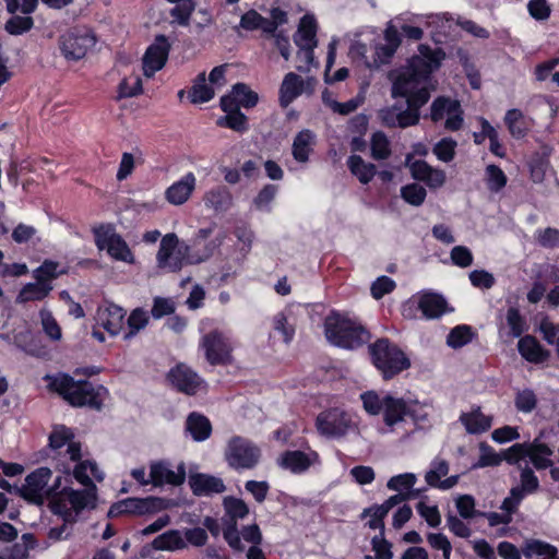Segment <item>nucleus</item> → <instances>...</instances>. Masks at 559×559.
I'll list each match as a JSON object with an SVG mask.
<instances>
[{
  "mask_svg": "<svg viewBox=\"0 0 559 559\" xmlns=\"http://www.w3.org/2000/svg\"><path fill=\"white\" fill-rule=\"evenodd\" d=\"M377 39V32L372 28H366L354 35L349 47V56L353 60L361 62L367 67V58L372 51V43Z\"/></svg>",
  "mask_w": 559,
  "mask_h": 559,
  "instance_id": "nucleus-35",
  "label": "nucleus"
},
{
  "mask_svg": "<svg viewBox=\"0 0 559 559\" xmlns=\"http://www.w3.org/2000/svg\"><path fill=\"white\" fill-rule=\"evenodd\" d=\"M197 183V176L192 171L186 173L166 188L165 200L174 206L186 204L195 192Z\"/></svg>",
  "mask_w": 559,
  "mask_h": 559,
  "instance_id": "nucleus-24",
  "label": "nucleus"
},
{
  "mask_svg": "<svg viewBox=\"0 0 559 559\" xmlns=\"http://www.w3.org/2000/svg\"><path fill=\"white\" fill-rule=\"evenodd\" d=\"M260 457V449L247 439L234 437L227 443L225 459L235 469H251L259 463Z\"/></svg>",
  "mask_w": 559,
  "mask_h": 559,
  "instance_id": "nucleus-15",
  "label": "nucleus"
},
{
  "mask_svg": "<svg viewBox=\"0 0 559 559\" xmlns=\"http://www.w3.org/2000/svg\"><path fill=\"white\" fill-rule=\"evenodd\" d=\"M460 421L471 435H479L487 431L492 425V418L485 415L479 407L462 413Z\"/></svg>",
  "mask_w": 559,
  "mask_h": 559,
  "instance_id": "nucleus-37",
  "label": "nucleus"
},
{
  "mask_svg": "<svg viewBox=\"0 0 559 559\" xmlns=\"http://www.w3.org/2000/svg\"><path fill=\"white\" fill-rule=\"evenodd\" d=\"M504 459V452L499 454L487 443L479 444L478 460L472 465V468H483L488 466H498Z\"/></svg>",
  "mask_w": 559,
  "mask_h": 559,
  "instance_id": "nucleus-50",
  "label": "nucleus"
},
{
  "mask_svg": "<svg viewBox=\"0 0 559 559\" xmlns=\"http://www.w3.org/2000/svg\"><path fill=\"white\" fill-rule=\"evenodd\" d=\"M52 290V284H46L40 281L25 284L16 296L17 304L44 300Z\"/></svg>",
  "mask_w": 559,
  "mask_h": 559,
  "instance_id": "nucleus-40",
  "label": "nucleus"
},
{
  "mask_svg": "<svg viewBox=\"0 0 559 559\" xmlns=\"http://www.w3.org/2000/svg\"><path fill=\"white\" fill-rule=\"evenodd\" d=\"M186 430L194 441L201 442L211 436L212 425L205 416L192 413L187 418Z\"/></svg>",
  "mask_w": 559,
  "mask_h": 559,
  "instance_id": "nucleus-45",
  "label": "nucleus"
},
{
  "mask_svg": "<svg viewBox=\"0 0 559 559\" xmlns=\"http://www.w3.org/2000/svg\"><path fill=\"white\" fill-rule=\"evenodd\" d=\"M448 473H449L448 462L442 459L437 457L431 462L429 469L426 472L425 479H426L427 484L431 487H435V488H438L441 490H448V489L453 488L459 481L457 475H453V476L442 479L443 477H445L448 475Z\"/></svg>",
  "mask_w": 559,
  "mask_h": 559,
  "instance_id": "nucleus-34",
  "label": "nucleus"
},
{
  "mask_svg": "<svg viewBox=\"0 0 559 559\" xmlns=\"http://www.w3.org/2000/svg\"><path fill=\"white\" fill-rule=\"evenodd\" d=\"M521 356L530 362H543L548 358V352L532 336H524L518 343Z\"/></svg>",
  "mask_w": 559,
  "mask_h": 559,
  "instance_id": "nucleus-46",
  "label": "nucleus"
},
{
  "mask_svg": "<svg viewBox=\"0 0 559 559\" xmlns=\"http://www.w3.org/2000/svg\"><path fill=\"white\" fill-rule=\"evenodd\" d=\"M49 386L73 406L99 409L108 395L103 385L95 386L88 381H76L63 373L49 378Z\"/></svg>",
  "mask_w": 559,
  "mask_h": 559,
  "instance_id": "nucleus-5",
  "label": "nucleus"
},
{
  "mask_svg": "<svg viewBox=\"0 0 559 559\" xmlns=\"http://www.w3.org/2000/svg\"><path fill=\"white\" fill-rule=\"evenodd\" d=\"M258 103V95L246 84L238 83L233 86L231 92L221 99V107L224 111L238 109L239 107H253Z\"/></svg>",
  "mask_w": 559,
  "mask_h": 559,
  "instance_id": "nucleus-32",
  "label": "nucleus"
},
{
  "mask_svg": "<svg viewBox=\"0 0 559 559\" xmlns=\"http://www.w3.org/2000/svg\"><path fill=\"white\" fill-rule=\"evenodd\" d=\"M354 427L353 417L341 408H331L317 417L319 432L330 438H341Z\"/></svg>",
  "mask_w": 559,
  "mask_h": 559,
  "instance_id": "nucleus-18",
  "label": "nucleus"
},
{
  "mask_svg": "<svg viewBox=\"0 0 559 559\" xmlns=\"http://www.w3.org/2000/svg\"><path fill=\"white\" fill-rule=\"evenodd\" d=\"M416 481L417 477L415 474L404 473L391 477L388 480L386 486L390 490L397 491L399 493H404L405 491L412 489Z\"/></svg>",
  "mask_w": 559,
  "mask_h": 559,
  "instance_id": "nucleus-62",
  "label": "nucleus"
},
{
  "mask_svg": "<svg viewBox=\"0 0 559 559\" xmlns=\"http://www.w3.org/2000/svg\"><path fill=\"white\" fill-rule=\"evenodd\" d=\"M316 80L308 78L302 80L299 75L294 72L287 73L280 87V104L282 107L290 105L298 96L305 91L312 90Z\"/></svg>",
  "mask_w": 559,
  "mask_h": 559,
  "instance_id": "nucleus-27",
  "label": "nucleus"
},
{
  "mask_svg": "<svg viewBox=\"0 0 559 559\" xmlns=\"http://www.w3.org/2000/svg\"><path fill=\"white\" fill-rule=\"evenodd\" d=\"M473 338V331L468 325H457L451 330L447 337V344L452 348H460L468 344Z\"/></svg>",
  "mask_w": 559,
  "mask_h": 559,
  "instance_id": "nucleus-56",
  "label": "nucleus"
},
{
  "mask_svg": "<svg viewBox=\"0 0 559 559\" xmlns=\"http://www.w3.org/2000/svg\"><path fill=\"white\" fill-rule=\"evenodd\" d=\"M316 144V134L308 130H301L293 142V156L299 163H306Z\"/></svg>",
  "mask_w": 559,
  "mask_h": 559,
  "instance_id": "nucleus-42",
  "label": "nucleus"
},
{
  "mask_svg": "<svg viewBox=\"0 0 559 559\" xmlns=\"http://www.w3.org/2000/svg\"><path fill=\"white\" fill-rule=\"evenodd\" d=\"M430 117L433 122L443 121L448 131L460 130L464 122L460 102L449 97H438L432 102Z\"/></svg>",
  "mask_w": 559,
  "mask_h": 559,
  "instance_id": "nucleus-17",
  "label": "nucleus"
},
{
  "mask_svg": "<svg viewBox=\"0 0 559 559\" xmlns=\"http://www.w3.org/2000/svg\"><path fill=\"white\" fill-rule=\"evenodd\" d=\"M59 473L55 478V495L51 496L49 508L64 522L74 523L84 510L95 507V488H72L68 464H60Z\"/></svg>",
  "mask_w": 559,
  "mask_h": 559,
  "instance_id": "nucleus-3",
  "label": "nucleus"
},
{
  "mask_svg": "<svg viewBox=\"0 0 559 559\" xmlns=\"http://www.w3.org/2000/svg\"><path fill=\"white\" fill-rule=\"evenodd\" d=\"M324 334L330 344L345 349L358 348L370 338L369 332L356 318L336 311L326 316Z\"/></svg>",
  "mask_w": 559,
  "mask_h": 559,
  "instance_id": "nucleus-4",
  "label": "nucleus"
},
{
  "mask_svg": "<svg viewBox=\"0 0 559 559\" xmlns=\"http://www.w3.org/2000/svg\"><path fill=\"white\" fill-rule=\"evenodd\" d=\"M176 5L171 9L170 15L175 22L180 25L187 26L191 13L194 11L195 3L193 0H183L180 2H174Z\"/></svg>",
  "mask_w": 559,
  "mask_h": 559,
  "instance_id": "nucleus-60",
  "label": "nucleus"
},
{
  "mask_svg": "<svg viewBox=\"0 0 559 559\" xmlns=\"http://www.w3.org/2000/svg\"><path fill=\"white\" fill-rule=\"evenodd\" d=\"M49 445L57 453L56 468L58 472L62 463L70 466V463L64 460L66 457H68L70 462H75L81 457V443L74 439L73 432L66 426L53 427L49 436Z\"/></svg>",
  "mask_w": 559,
  "mask_h": 559,
  "instance_id": "nucleus-16",
  "label": "nucleus"
},
{
  "mask_svg": "<svg viewBox=\"0 0 559 559\" xmlns=\"http://www.w3.org/2000/svg\"><path fill=\"white\" fill-rule=\"evenodd\" d=\"M456 146L457 142L455 140L443 138L435 144L432 152L440 162L450 163L455 157Z\"/></svg>",
  "mask_w": 559,
  "mask_h": 559,
  "instance_id": "nucleus-55",
  "label": "nucleus"
},
{
  "mask_svg": "<svg viewBox=\"0 0 559 559\" xmlns=\"http://www.w3.org/2000/svg\"><path fill=\"white\" fill-rule=\"evenodd\" d=\"M297 47H317V22L313 15L306 14L301 17L297 32L294 35Z\"/></svg>",
  "mask_w": 559,
  "mask_h": 559,
  "instance_id": "nucleus-38",
  "label": "nucleus"
},
{
  "mask_svg": "<svg viewBox=\"0 0 559 559\" xmlns=\"http://www.w3.org/2000/svg\"><path fill=\"white\" fill-rule=\"evenodd\" d=\"M370 146L374 159H386L391 155L390 141L383 132L373 133Z\"/></svg>",
  "mask_w": 559,
  "mask_h": 559,
  "instance_id": "nucleus-57",
  "label": "nucleus"
},
{
  "mask_svg": "<svg viewBox=\"0 0 559 559\" xmlns=\"http://www.w3.org/2000/svg\"><path fill=\"white\" fill-rule=\"evenodd\" d=\"M71 479L74 478L84 488H95L94 480L102 481L104 473L99 469L96 462L92 460H82V456L75 462H70Z\"/></svg>",
  "mask_w": 559,
  "mask_h": 559,
  "instance_id": "nucleus-30",
  "label": "nucleus"
},
{
  "mask_svg": "<svg viewBox=\"0 0 559 559\" xmlns=\"http://www.w3.org/2000/svg\"><path fill=\"white\" fill-rule=\"evenodd\" d=\"M451 262L461 269H466L473 264L474 257L472 251L465 246H455L450 252Z\"/></svg>",
  "mask_w": 559,
  "mask_h": 559,
  "instance_id": "nucleus-64",
  "label": "nucleus"
},
{
  "mask_svg": "<svg viewBox=\"0 0 559 559\" xmlns=\"http://www.w3.org/2000/svg\"><path fill=\"white\" fill-rule=\"evenodd\" d=\"M190 247L180 242L174 233L162 237L156 253L157 267L166 272H178L187 264H199L209 260L211 249H204L198 253H189Z\"/></svg>",
  "mask_w": 559,
  "mask_h": 559,
  "instance_id": "nucleus-6",
  "label": "nucleus"
},
{
  "mask_svg": "<svg viewBox=\"0 0 559 559\" xmlns=\"http://www.w3.org/2000/svg\"><path fill=\"white\" fill-rule=\"evenodd\" d=\"M373 366L383 379L389 380L411 367V359L394 343L388 338L377 340L369 346Z\"/></svg>",
  "mask_w": 559,
  "mask_h": 559,
  "instance_id": "nucleus-7",
  "label": "nucleus"
},
{
  "mask_svg": "<svg viewBox=\"0 0 559 559\" xmlns=\"http://www.w3.org/2000/svg\"><path fill=\"white\" fill-rule=\"evenodd\" d=\"M162 508V500L158 498H128L112 506L109 510L110 515L146 514L158 511Z\"/></svg>",
  "mask_w": 559,
  "mask_h": 559,
  "instance_id": "nucleus-29",
  "label": "nucleus"
},
{
  "mask_svg": "<svg viewBox=\"0 0 559 559\" xmlns=\"http://www.w3.org/2000/svg\"><path fill=\"white\" fill-rule=\"evenodd\" d=\"M148 320L150 317L146 311L140 308L134 309L127 320L128 332L123 336L124 340H130L134 335H136L141 330H143L147 325Z\"/></svg>",
  "mask_w": 559,
  "mask_h": 559,
  "instance_id": "nucleus-52",
  "label": "nucleus"
},
{
  "mask_svg": "<svg viewBox=\"0 0 559 559\" xmlns=\"http://www.w3.org/2000/svg\"><path fill=\"white\" fill-rule=\"evenodd\" d=\"M153 487L180 486L185 483L187 472L185 463H179L176 468L166 461L151 462Z\"/></svg>",
  "mask_w": 559,
  "mask_h": 559,
  "instance_id": "nucleus-21",
  "label": "nucleus"
},
{
  "mask_svg": "<svg viewBox=\"0 0 559 559\" xmlns=\"http://www.w3.org/2000/svg\"><path fill=\"white\" fill-rule=\"evenodd\" d=\"M171 384L180 392L193 395L205 390V382L190 367L180 364L168 373Z\"/></svg>",
  "mask_w": 559,
  "mask_h": 559,
  "instance_id": "nucleus-22",
  "label": "nucleus"
},
{
  "mask_svg": "<svg viewBox=\"0 0 559 559\" xmlns=\"http://www.w3.org/2000/svg\"><path fill=\"white\" fill-rule=\"evenodd\" d=\"M126 317V311L114 304H104L98 307L96 312V324L103 328L111 336L118 335L122 328Z\"/></svg>",
  "mask_w": 559,
  "mask_h": 559,
  "instance_id": "nucleus-28",
  "label": "nucleus"
},
{
  "mask_svg": "<svg viewBox=\"0 0 559 559\" xmlns=\"http://www.w3.org/2000/svg\"><path fill=\"white\" fill-rule=\"evenodd\" d=\"M448 22L449 17L447 13L417 15L414 20L415 25L405 24L401 29L407 38L419 40L424 35L421 26L432 28V33L436 34L441 32Z\"/></svg>",
  "mask_w": 559,
  "mask_h": 559,
  "instance_id": "nucleus-26",
  "label": "nucleus"
},
{
  "mask_svg": "<svg viewBox=\"0 0 559 559\" xmlns=\"http://www.w3.org/2000/svg\"><path fill=\"white\" fill-rule=\"evenodd\" d=\"M405 166L409 169L414 179L425 182L431 189L441 188L445 182V173L433 168L424 160H413V155L405 158Z\"/></svg>",
  "mask_w": 559,
  "mask_h": 559,
  "instance_id": "nucleus-25",
  "label": "nucleus"
},
{
  "mask_svg": "<svg viewBox=\"0 0 559 559\" xmlns=\"http://www.w3.org/2000/svg\"><path fill=\"white\" fill-rule=\"evenodd\" d=\"M141 93L142 80L135 73L124 76L118 85V96L120 98L134 97Z\"/></svg>",
  "mask_w": 559,
  "mask_h": 559,
  "instance_id": "nucleus-53",
  "label": "nucleus"
},
{
  "mask_svg": "<svg viewBox=\"0 0 559 559\" xmlns=\"http://www.w3.org/2000/svg\"><path fill=\"white\" fill-rule=\"evenodd\" d=\"M215 93V88L206 82L205 75L202 73L191 88L190 99L194 104L206 103L214 97Z\"/></svg>",
  "mask_w": 559,
  "mask_h": 559,
  "instance_id": "nucleus-49",
  "label": "nucleus"
},
{
  "mask_svg": "<svg viewBox=\"0 0 559 559\" xmlns=\"http://www.w3.org/2000/svg\"><path fill=\"white\" fill-rule=\"evenodd\" d=\"M96 37L86 27H73L60 36L59 46L67 60H80L95 46Z\"/></svg>",
  "mask_w": 559,
  "mask_h": 559,
  "instance_id": "nucleus-11",
  "label": "nucleus"
},
{
  "mask_svg": "<svg viewBox=\"0 0 559 559\" xmlns=\"http://www.w3.org/2000/svg\"><path fill=\"white\" fill-rule=\"evenodd\" d=\"M39 317L41 329L47 337L55 342L60 341L62 337L61 328L51 312L44 308L39 311Z\"/></svg>",
  "mask_w": 559,
  "mask_h": 559,
  "instance_id": "nucleus-54",
  "label": "nucleus"
},
{
  "mask_svg": "<svg viewBox=\"0 0 559 559\" xmlns=\"http://www.w3.org/2000/svg\"><path fill=\"white\" fill-rule=\"evenodd\" d=\"M170 45L163 35L157 36L143 56V73L146 78H152L157 71L162 70L168 59Z\"/></svg>",
  "mask_w": 559,
  "mask_h": 559,
  "instance_id": "nucleus-23",
  "label": "nucleus"
},
{
  "mask_svg": "<svg viewBox=\"0 0 559 559\" xmlns=\"http://www.w3.org/2000/svg\"><path fill=\"white\" fill-rule=\"evenodd\" d=\"M188 481L192 492L200 497L222 493L226 489L222 478L210 474L190 472Z\"/></svg>",
  "mask_w": 559,
  "mask_h": 559,
  "instance_id": "nucleus-33",
  "label": "nucleus"
},
{
  "mask_svg": "<svg viewBox=\"0 0 559 559\" xmlns=\"http://www.w3.org/2000/svg\"><path fill=\"white\" fill-rule=\"evenodd\" d=\"M205 207L215 212H224L231 204V194L226 187H214L203 195Z\"/></svg>",
  "mask_w": 559,
  "mask_h": 559,
  "instance_id": "nucleus-44",
  "label": "nucleus"
},
{
  "mask_svg": "<svg viewBox=\"0 0 559 559\" xmlns=\"http://www.w3.org/2000/svg\"><path fill=\"white\" fill-rule=\"evenodd\" d=\"M444 53L441 49H432L428 45H419L418 52L399 71L392 85L393 97H404L408 107L404 110L395 106L379 110V117L388 127L406 128L419 121V108L430 98L436 90L431 74L441 66Z\"/></svg>",
  "mask_w": 559,
  "mask_h": 559,
  "instance_id": "nucleus-1",
  "label": "nucleus"
},
{
  "mask_svg": "<svg viewBox=\"0 0 559 559\" xmlns=\"http://www.w3.org/2000/svg\"><path fill=\"white\" fill-rule=\"evenodd\" d=\"M360 400L368 415H381L384 433H395L403 429L408 417L415 425L424 424L429 418L426 403L405 400L389 392L366 391L360 394Z\"/></svg>",
  "mask_w": 559,
  "mask_h": 559,
  "instance_id": "nucleus-2",
  "label": "nucleus"
},
{
  "mask_svg": "<svg viewBox=\"0 0 559 559\" xmlns=\"http://www.w3.org/2000/svg\"><path fill=\"white\" fill-rule=\"evenodd\" d=\"M346 164L350 174L362 185L369 183L377 175L376 166L372 163L366 162L359 155H350Z\"/></svg>",
  "mask_w": 559,
  "mask_h": 559,
  "instance_id": "nucleus-39",
  "label": "nucleus"
},
{
  "mask_svg": "<svg viewBox=\"0 0 559 559\" xmlns=\"http://www.w3.org/2000/svg\"><path fill=\"white\" fill-rule=\"evenodd\" d=\"M522 551L527 559H558V549L539 539L526 540Z\"/></svg>",
  "mask_w": 559,
  "mask_h": 559,
  "instance_id": "nucleus-43",
  "label": "nucleus"
},
{
  "mask_svg": "<svg viewBox=\"0 0 559 559\" xmlns=\"http://www.w3.org/2000/svg\"><path fill=\"white\" fill-rule=\"evenodd\" d=\"M271 340L278 338L286 345L290 344L296 332V322L292 310L284 309L275 313L271 319Z\"/></svg>",
  "mask_w": 559,
  "mask_h": 559,
  "instance_id": "nucleus-31",
  "label": "nucleus"
},
{
  "mask_svg": "<svg viewBox=\"0 0 559 559\" xmlns=\"http://www.w3.org/2000/svg\"><path fill=\"white\" fill-rule=\"evenodd\" d=\"M200 347L211 365L226 364L231 358L233 344L230 337L223 332L212 331L205 334L201 338Z\"/></svg>",
  "mask_w": 559,
  "mask_h": 559,
  "instance_id": "nucleus-19",
  "label": "nucleus"
},
{
  "mask_svg": "<svg viewBox=\"0 0 559 559\" xmlns=\"http://www.w3.org/2000/svg\"><path fill=\"white\" fill-rule=\"evenodd\" d=\"M485 181L489 191L499 192L506 187L508 179L500 167L488 165L485 169Z\"/></svg>",
  "mask_w": 559,
  "mask_h": 559,
  "instance_id": "nucleus-51",
  "label": "nucleus"
},
{
  "mask_svg": "<svg viewBox=\"0 0 559 559\" xmlns=\"http://www.w3.org/2000/svg\"><path fill=\"white\" fill-rule=\"evenodd\" d=\"M95 243L99 250L127 264H134L135 258L126 240L118 235L111 225H100L94 228Z\"/></svg>",
  "mask_w": 559,
  "mask_h": 559,
  "instance_id": "nucleus-10",
  "label": "nucleus"
},
{
  "mask_svg": "<svg viewBox=\"0 0 559 559\" xmlns=\"http://www.w3.org/2000/svg\"><path fill=\"white\" fill-rule=\"evenodd\" d=\"M552 450L535 439L532 443H515L504 451V459L509 464L521 466L522 462H526L528 457L534 466L544 469L551 466Z\"/></svg>",
  "mask_w": 559,
  "mask_h": 559,
  "instance_id": "nucleus-9",
  "label": "nucleus"
},
{
  "mask_svg": "<svg viewBox=\"0 0 559 559\" xmlns=\"http://www.w3.org/2000/svg\"><path fill=\"white\" fill-rule=\"evenodd\" d=\"M401 45L399 28L389 22L383 33V38L377 33V39L372 43V51L367 58V68L378 69L391 61Z\"/></svg>",
  "mask_w": 559,
  "mask_h": 559,
  "instance_id": "nucleus-12",
  "label": "nucleus"
},
{
  "mask_svg": "<svg viewBox=\"0 0 559 559\" xmlns=\"http://www.w3.org/2000/svg\"><path fill=\"white\" fill-rule=\"evenodd\" d=\"M60 273L59 263L46 260L40 266L33 271V277L46 284H51L52 280L57 278Z\"/></svg>",
  "mask_w": 559,
  "mask_h": 559,
  "instance_id": "nucleus-59",
  "label": "nucleus"
},
{
  "mask_svg": "<svg viewBox=\"0 0 559 559\" xmlns=\"http://www.w3.org/2000/svg\"><path fill=\"white\" fill-rule=\"evenodd\" d=\"M448 311L445 299L436 293L423 292L412 296L402 307V314L407 319L420 317L432 320L438 319Z\"/></svg>",
  "mask_w": 559,
  "mask_h": 559,
  "instance_id": "nucleus-8",
  "label": "nucleus"
},
{
  "mask_svg": "<svg viewBox=\"0 0 559 559\" xmlns=\"http://www.w3.org/2000/svg\"><path fill=\"white\" fill-rule=\"evenodd\" d=\"M427 192L418 183H411L401 189V197L411 205L419 206L424 203Z\"/></svg>",
  "mask_w": 559,
  "mask_h": 559,
  "instance_id": "nucleus-61",
  "label": "nucleus"
},
{
  "mask_svg": "<svg viewBox=\"0 0 559 559\" xmlns=\"http://www.w3.org/2000/svg\"><path fill=\"white\" fill-rule=\"evenodd\" d=\"M152 547L155 550L176 551L186 548V539L180 531L169 530L154 538Z\"/></svg>",
  "mask_w": 559,
  "mask_h": 559,
  "instance_id": "nucleus-47",
  "label": "nucleus"
},
{
  "mask_svg": "<svg viewBox=\"0 0 559 559\" xmlns=\"http://www.w3.org/2000/svg\"><path fill=\"white\" fill-rule=\"evenodd\" d=\"M214 231V227L200 228L192 237L191 245H189V253H198L204 249H211L209 259L214 254L218 246L222 245L225 235H218L214 239H210Z\"/></svg>",
  "mask_w": 559,
  "mask_h": 559,
  "instance_id": "nucleus-36",
  "label": "nucleus"
},
{
  "mask_svg": "<svg viewBox=\"0 0 559 559\" xmlns=\"http://www.w3.org/2000/svg\"><path fill=\"white\" fill-rule=\"evenodd\" d=\"M338 45V39L333 37L328 46V59H326V68L324 72V81L328 84H332L335 82H341L348 76V69L341 68L336 70L333 74L331 73V68L335 62L336 58V49Z\"/></svg>",
  "mask_w": 559,
  "mask_h": 559,
  "instance_id": "nucleus-48",
  "label": "nucleus"
},
{
  "mask_svg": "<svg viewBox=\"0 0 559 559\" xmlns=\"http://www.w3.org/2000/svg\"><path fill=\"white\" fill-rule=\"evenodd\" d=\"M276 463L282 469L299 475L306 473L310 467L320 465V455L312 449L287 450L277 456Z\"/></svg>",
  "mask_w": 559,
  "mask_h": 559,
  "instance_id": "nucleus-20",
  "label": "nucleus"
},
{
  "mask_svg": "<svg viewBox=\"0 0 559 559\" xmlns=\"http://www.w3.org/2000/svg\"><path fill=\"white\" fill-rule=\"evenodd\" d=\"M51 475L48 467H39L32 472L21 488L22 497L35 504H43L46 500L49 504L51 496L55 495V480L49 484Z\"/></svg>",
  "mask_w": 559,
  "mask_h": 559,
  "instance_id": "nucleus-13",
  "label": "nucleus"
},
{
  "mask_svg": "<svg viewBox=\"0 0 559 559\" xmlns=\"http://www.w3.org/2000/svg\"><path fill=\"white\" fill-rule=\"evenodd\" d=\"M417 512L431 527H437L441 523V515L436 504H429L426 501H419L416 506Z\"/></svg>",
  "mask_w": 559,
  "mask_h": 559,
  "instance_id": "nucleus-63",
  "label": "nucleus"
},
{
  "mask_svg": "<svg viewBox=\"0 0 559 559\" xmlns=\"http://www.w3.org/2000/svg\"><path fill=\"white\" fill-rule=\"evenodd\" d=\"M225 515L223 518L226 527L224 528V538L236 551H243L245 546L240 543L237 522L243 520L249 514V508L243 500L235 497H225L223 500Z\"/></svg>",
  "mask_w": 559,
  "mask_h": 559,
  "instance_id": "nucleus-14",
  "label": "nucleus"
},
{
  "mask_svg": "<svg viewBox=\"0 0 559 559\" xmlns=\"http://www.w3.org/2000/svg\"><path fill=\"white\" fill-rule=\"evenodd\" d=\"M386 516L385 512H381V508L378 504L371 506L362 511L361 518L368 519L366 525L374 531H379L380 535H383L384 522L383 519Z\"/></svg>",
  "mask_w": 559,
  "mask_h": 559,
  "instance_id": "nucleus-58",
  "label": "nucleus"
},
{
  "mask_svg": "<svg viewBox=\"0 0 559 559\" xmlns=\"http://www.w3.org/2000/svg\"><path fill=\"white\" fill-rule=\"evenodd\" d=\"M504 123L513 138H524L531 129L532 121L520 109H510L504 116Z\"/></svg>",
  "mask_w": 559,
  "mask_h": 559,
  "instance_id": "nucleus-41",
  "label": "nucleus"
}]
</instances>
